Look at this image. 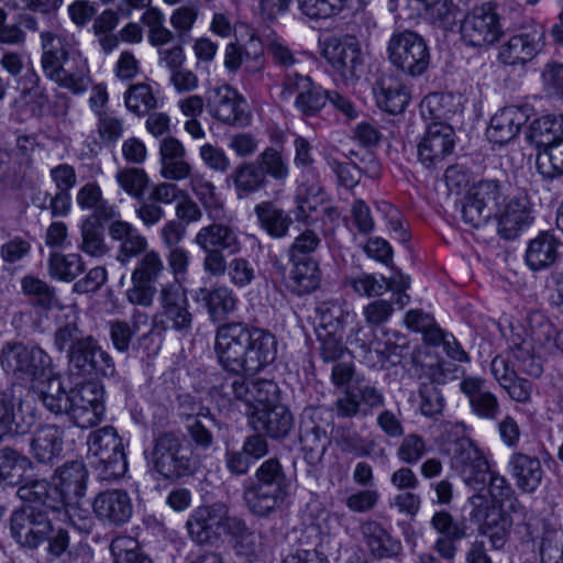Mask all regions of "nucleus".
Returning <instances> with one entry per match:
<instances>
[{"instance_id": "nucleus-1", "label": "nucleus", "mask_w": 563, "mask_h": 563, "mask_svg": "<svg viewBox=\"0 0 563 563\" xmlns=\"http://www.w3.org/2000/svg\"><path fill=\"white\" fill-rule=\"evenodd\" d=\"M214 353L220 366L232 375H254L274 362L277 343L268 331L232 321L217 328Z\"/></svg>"}, {"instance_id": "nucleus-22", "label": "nucleus", "mask_w": 563, "mask_h": 563, "mask_svg": "<svg viewBox=\"0 0 563 563\" xmlns=\"http://www.w3.org/2000/svg\"><path fill=\"white\" fill-rule=\"evenodd\" d=\"M159 303L161 314L172 329L184 333L191 330L194 316L189 311V301L180 285L164 286L159 292Z\"/></svg>"}, {"instance_id": "nucleus-9", "label": "nucleus", "mask_w": 563, "mask_h": 563, "mask_svg": "<svg viewBox=\"0 0 563 563\" xmlns=\"http://www.w3.org/2000/svg\"><path fill=\"white\" fill-rule=\"evenodd\" d=\"M241 375H228L213 388L216 393L228 402L239 400L250 407H272L279 402V388L271 379L257 378L247 382Z\"/></svg>"}, {"instance_id": "nucleus-45", "label": "nucleus", "mask_w": 563, "mask_h": 563, "mask_svg": "<svg viewBox=\"0 0 563 563\" xmlns=\"http://www.w3.org/2000/svg\"><path fill=\"white\" fill-rule=\"evenodd\" d=\"M104 220L86 217L80 225L81 242L79 249L95 257H101L108 252L104 241Z\"/></svg>"}, {"instance_id": "nucleus-5", "label": "nucleus", "mask_w": 563, "mask_h": 563, "mask_svg": "<svg viewBox=\"0 0 563 563\" xmlns=\"http://www.w3.org/2000/svg\"><path fill=\"white\" fill-rule=\"evenodd\" d=\"M321 56L324 59V71L335 81L352 84L364 74V55L360 42L354 36H333L325 40Z\"/></svg>"}, {"instance_id": "nucleus-28", "label": "nucleus", "mask_w": 563, "mask_h": 563, "mask_svg": "<svg viewBox=\"0 0 563 563\" xmlns=\"http://www.w3.org/2000/svg\"><path fill=\"white\" fill-rule=\"evenodd\" d=\"M508 467L518 489L521 492L531 494L541 485L544 471L537 456L516 452L510 456Z\"/></svg>"}, {"instance_id": "nucleus-3", "label": "nucleus", "mask_w": 563, "mask_h": 563, "mask_svg": "<svg viewBox=\"0 0 563 563\" xmlns=\"http://www.w3.org/2000/svg\"><path fill=\"white\" fill-rule=\"evenodd\" d=\"M291 482L277 459L264 461L243 483V500L255 517L268 518L280 510L289 496Z\"/></svg>"}, {"instance_id": "nucleus-39", "label": "nucleus", "mask_w": 563, "mask_h": 563, "mask_svg": "<svg viewBox=\"0 0 563 563\" xmlns=\"http://www.w3.org/2000/svg\"><path fill=\"white\" fill-rule=\"evenodd\" d=\"M254 212L261 228L275 239L286 236L292 224L291 217L272 201H263L256 205Z\"/></svg>"}, {"instance_id": "nucleus-43", "label": "nucleus", "mask_w": 563, "mask_h": 563, "mask_svg": "<svg viewBox=\"0 0 563 563\" xmlns=\"http://www.w3.org/2000/svg\"><path fill=\"white\" fill-rule=\"evenodd\" d=\"M317 408L307 406L301 413L299 422V442L303 459L308 464V473H313L317 464L314 449L317 445Z\"/></svg>"}, {"instance_id": "nucleus-11", "label": "nucleus", "mask_w": 563, "mask_h": 563, "mask_svg": "<svg viewBox=\"0 0 563 563\" xmlns=\"http://www.w3.org/2000/svg\"><path fill=\"white\" fill-rule=\"evenodd\" d=\"M544 40L543 25L534 22L522 25L500 46L498 59L505 65H525L542 51Z\"/></svg>"}, {"instance_id": "nucleus-12", "label": "nucleus", "mask_w": 563, "mask_h": 563, "mask_svg": "<svg viewBox=\"0 0 563 563\" xmlns=\"http://www.w3.org/2000/svg\"><path fill=\"white\" fill-rule=\"evenodd\" d=\"M452 467L470 488L478 492L485 490L488 462L471 439L462 438L455 442Z\"/></svg>"}, {"instance_id": "nucleus-35", "label": "nucleus", "mask_w": 563, "mask_h": 563, "mask_svg": "<svg viewBox=\"0 0 563 563\" xmlns=\"http://www.w3.org/2000/svg\"><path fill=\"white\" fill-rule=\"evenodd\" d=\"M76 203L81 210L91 211L88 217L111 221L119 217L114 205L103 198L102 190L96 181L81 186L76 194Z\"/></svg>"}, {"instance_id": "nucleus-50", "label": "nucleus", "mask_w": 563, "mask_h": 563, "mask_svg": "<svg viewBox=\"0 0 563 563\" xmlns=\"http://www.w3.org/2000/svg\"><path fill=\"white\" fill-rule=\"evenodd\" d=\"M126 108L137 114L145 115L158 107V100L155 97L152 87L147 84H135L124 93Z\"/></svg>"}, {"instance_id": "nucleus-62", "label": "nucleus", "mask_w": 563, "mask_h": 563, "mask_svg": "<svg viewBox=\"0 0 563 563\" xmlns=\"http://www.w3.org/2000/svg\"><path fill=\"white\" fill-rule=\"evenodd\" d=\"M86 336L76 322H68L56 329L54 345L59 352H66L68 356Z\"/></svg>"}, {"instance_id": "nucleus-56", "label": "nucleus", "mask_w": 563, "mask_h": 563, "mask_svg": "<svg viewBox=\"0 0 563 563\" xmlns=\"http://www.w3.org/2000/svg\"><path fill=\"white\" fill-rule=\"evenodd\" d=\"M451 100L450 96L440 92H433L426 96L420 103V113L426 121L445 122L452 113L448 108Z\"/></svg>"}, {"instance_id": "nucleus-60", "label": "nucleus", "mask_w": 563, "mask_h": 563, "mask_svg": "<svg viewBox=\"0 0 563 563\" xmlns=\"http://www.w3.org/2000/svg\"><path fill=\"white\" fill-rule=\"evenodd\" d=\"M431 527L441 534V537H451L454 539L466 538V526L456 521L446 510L435 511L430 520Z\"/></svg>"}, {"instance_id": "nucleus-13", "label": "nucleus", "mask_w": 563, "mask_h": 563, "mask_svg": "<svg viewBox=\"0 0 563 563\" xmlns=\"http://www.w3.org/2000/svg\"><path fill=\"white\" fill-rule=\"evenodd\" d=\"M10 531L21 547L33 550L47 539L52 522L42 508L27 507L12 514Z\"/></svg>"}, {"instance_id": "nucleus-2", "label": "nucleus", "mask_w": 563, "mask_h": 563, "mask_svg": "<svg viewBox=\"0 0 563 563\" xmlns=\"http://www.w3.org/2000/svg\"><path fill=\"white\" fill-rule=\"evenodd\" d=\"M41 45L44 75L74 95L84 93L91 81L87 59L70 52L67 40L52 32L41 33Z\"/></svg>"}, {"instance_id": "nucleus-10", "label": "nucleus", "mask_w": 563, "mask_h": 563, "mask_svg": "<svg viewBox=\"0 0 563 563\" xmlns=\"http://www.w3.org/2000/svg\"><path fill=\"white\" fill-rule=\"evenodd\" d=\"M501 34L499 14L490 2L473 8L461 23V36L468 46L492 45L499 40Z\"/></svg>"}, {"instance_id": "nucleus-29", "label": "nucleus", "mask_w": 563, "mask_h": 563, "mask_svg": "<svg viewBox=\"0 0 563 563\" xmlns=\"http://www.w3.org/2000/svg\"><path fill=\"white\" fill-rule=\"evenodd\" d=\"M461 390L470 400L473 412L488 420L500 416V405L497 397L485 388V380L478 377H465L460 383Z\"/></svg>"}, {"instance_id": "nucleus-40", "label": "nucleus", "mask_w": 563, "mask_h": 563, "mask_svg": "<svg viewBox=\"0 0 563 563\" xmlns=\"http://www.w3.org/2000/svg\"><path fill=\"white\" fill-rule=\"evenodd\" d=\"M229 179L232 180L239 198H245L260 191L268 183L261 166L255 161L244 162L236 166Z\"/></svg>"}, {"instance_id": "nucleus-52", "label": "nucleus", "mask_w": 563, "mask_h": 563, "mask_svg": "<svg viewBox=\"0 0 563 563\" xmlns=\"http://www.w3.org/2000/svg\"><path fill=\"white\" fill-rule=\"evenodd\" d=\"M292 291L306 295L317 289V261H292Z\"/></svg>"}, {"instance_id": "nucleus-16", "label": "nucleus", "mask_w": 563, "mask_h": 563, "mask_svg": "<svg viewBox=\"0 0 563 563\" xmlns=\"http://www.w3.org/2000/svg\"><path fill=\"white\" fill-rule=\"evenodd\" d=\"M225 511L223 503L196 508L186 521L190 540L198 545H212L220 541Z\"/></svg>"}, {"instance_id": "nucleus-27", "label": "nucleus", "mask_w": 563, "mask_h": 563, "mask_svg": "<svg viewBox=\"0 0 563 563\" xmlns=\"http://www.w3.org/2000/svg\"><path fill=\"white\" fill-rule=\"evenodd\" d=\"M55 478L62 495L63 508L67 509L74 500L81 498L87 488L88 471L80 461H70L55 470ZM68 512V510H66Z\"/></svg>"}, {"instance_id": "nucleus-63", "label": "nucleus", "mask_w": 563, "mask_h": 563, "mask_svg": "<svg viewBox=\"0 0 563 563\" xmlns=\"http://www.w3.org/2000/svg\"><path fill=\"white\" fill-rule=\"evenodd\" d=\"M517 371L532 377H539L542 374V366L533 355L532 343H526L523 346L510 351Z\"/></svg>"}, {"instance_id": "nucleus-24", "label": "nucleus", "mask_w": 563, "mask_h": 563, "mask_svg": "<svg viewBox=\"0 0 563 563\" xmlns=\"http://www.w3.org/2000/svg\"><path fill=\"white\" fill-rule=\"evenodd\" d=\"M92 509L99 520L113 526L124 525L133 514L132 500L122 489L99 493L92 501Z\"/></svg>"}, {"instance_id": "nucleus-14", "label": "nucleus", "mask_w": 563, "mask_h": 563, "mask_svg": "<svg viewBox=\"0 0 563 563\" xmlns=\"http://www.w3.org/2000/svg\"><path fill=\"white\" fill-rule=\"evenodd\" d=\"M89 452L99 457L104 468L112 476H122L128 470L126 456L117 430L107 426L93 431L88 437Z\"/></svg>"}, {"instance_id": "nucleus-49", "label": "nucleus", "mask_w": 563, "mask_h": 563, "mask_svg": "<svg viewBox=\"0 0 563 563\" xmlns=\"http://www.w3.org/2000/svg\"><path fill=\"white\" fill-rule=\"evenodd\" d=\"M265 176L276 181H285L289 175V164L283 152L276 147L268 146L254 159Z\"/></svg>"}, {"instance_id": "nucleus-31", "label": "nucleus", "mask_w": 563, "mask_h": 563, "mask_svg": "<svg viewBox=\"0 0 563 563\" xmlns=\"http://www.w3.org/2000/svg\"><path fill=\"white\" fill-rule=\"evenodd\" d=\"M111 221L108 233L113 241L120 242L118 261L121 264L145 252L147 241L135 227L117 218Z\"/></svg>"}, {"instance_id": "nucleus-23", "label": "nucleus", "mask_w": 563, "mask_h": 563, "mask_svg": "<svg viewBox=\"0 0 563 563\" xmlns=\"http://www.w3.org/2000/svg\"><path fill=\"white\" fill-rule=\"evenodd\" d=\"M64 437L62 427L54 423L40 424L29 440L32 459L38 464L53 466L62 456Z\"/></svg>"}, {"instance_id": "nucleus-32", "label": "nucleus", "mask_w": 563, "mask_h": 563, "mask_svg": "<svg viewBox=\"0 0 563 563\" xmlns=\"http://www.w3.org/2000/svg\"><path fill=\"white\" fill-rule=\"evenodd\" d=\"M19 498L33 507H43V510L60 511L63 508L62 495L57 486L45 479H27L16 492Z\"/></svg>"}, {"instance_id": "nucleus-33", "label": "nucleus", "mask_w": 563, "mask_h": 563, "mask_svg": "<svg viewBox=\"0 0 563 563\" xmlns=\"http://www.w3.org/2000/svg\"><path fill=\"white\" fill-rule=\"evenodd\" d=\"M195 243L202 251L220 250L230 254L238 253L241 249L238 234L233 228L223 223H211L202 227L195 236Z\"/></svg>"}, {"instance_id": "nucleus-7", "label": "nucleus", "mask_w": 563, "mask_h": 563, "mask_svg": "<svg viewBox=\"0 0 563 563\" xmlns=\"http://www.w3.org/2000/svg\"><path fill=\"white\" fill-rule=\"evenodd\" d=\"M505 202V184L498 179H483L473 184L461 199V217L465 224L478 229L497 216Z\"/></svg>"}, {"instance_id": "nucleus-42", "label": "nucleus", "mask_w": 563, "mask_h": 563, "mask_svg": "<svg viewBox=\"0 0 563 563\" xmlns=\"http://www.w3.org/2000/svg\"><path fill=\"white\" fill-rule=\"evenodd\" d=\"M198 298L205 302L210 319L220 321L235 310L236 299L231 289L219 286L212 289L200 288Z\"/></svg>"}, {"instance_id": "nucleus-37", "label": "nucleus", "mask_w": 563, "mask_h": 563, "mask_svg": "<svg viewBox=\"0 0 563 563\" xmlns=\"http://www.w3.org/2000/svg\"><path fill=\"white\" fill-rule=\"evenodd\" d=\"M374 91L377 106L390 114L404 112L410 100L407 88L390 78L378 80Z\"/></svg>"}, {"instance_id": "nucleus-41", "label": "nucleus", "mask_w": 563, "mask_h": 563, "mask_svg": "<svg viewBox=\"0 0 563 563\" xmlns=\"http://www.w3.org/2000/svg\"><path fill=\"white\" fill-rule=\"evenodd\" d=\"M511 526L510 516L500 508L493 507L487 510L479 532L489 539L492 549L500 550L508 540Z\"/></svg>"}, {"instance_id": "nucleus-47", "label": "nucleus", "mask_w": 563, "mask_h": 563, "mask_svg": "<svg viewBox=\"0 0 563 563\" xmlns=\"http://www.w3.org/2000/svg\"><path fill=\"white\" fill-rule=\"evenodd\" d=\"M40 382L46 383V386L41 389V399L45 408L55 415H67L70 406V390H65L60 378L52 373L47 379Z\"/></svg>"}, {"instance_id": "nucleus-19", "label": "nucleus", "mask_w": 563, "mask_h": 563, "mask_svg": "<svg viewBox=\"0 0 563 563\" xmlns=\"http://www.w3.org/2000/svg\"><path fill=\"white\" fill-rule=\"evenodd\" d=\"M450 378V369L443 363L422 366L419 397L423 416L433 418L442 413L445 401L438 385L445 384Z\"/></svg>"}, {"instance_id": "nucleus-57", "label": "nucleus", "mask_w": 563, "mask_h": 563, "mask_svg": "<svg viewBox=\"0 0 563 563\" xmlns=\"http://www.w3.org/2000/svg\"><path fill=\"white\" fill-rule=\"evenodd\" d=\"M537 166L540 173L547 177H554L563 174V140L552 144L550 147L538 152Z\"/></svg>"}, {"instance_id": "nucleus-36", "label": "nucleus", "mask_w": 563, "mask_h": 563, "mask_svg": "<svg viewBox=\"0 0 563 563\" xmlns=\"http://www.w3.org/2000/svg\"><path fill=\"white\" fill-rule=\"evenodd\" d=\"M363 539L371 553L378 559L391 558L400 550V543L377 521L368 520L361 525Z\"/></svg>"}, {"instance_id": "nucleus-51", "label": "nucleus", "mask_w": 563, "mask_h": 563, "mask_svg": "<svg viewBox=\"0 0 563 563\" xmlns=\"http://www.w3.org/2000/svg\"><path fill=\"white\" fill-rule=\"evenodd\" d=\"M21 287L33 306L49 310L56 301L54 288L34 276H25L21 282Z\"/></svg>"}, {"instance_id": "nucleus-53", "label": "nucleus", "mask_w": 563, "mask_h": 563, "mask_svg": "<svg viewBox=\"0 0 563 563\" xmlns=\"http://www.w3.org/2000/svg\"><path fill=\"white\" fill-rule=\"evenodd\" d=\"M114 563H153L139 548V543L131 537H118L110 544Z\"/></svg>"}, {"instance_id": "nucleus-61", "label": "nucleus", "mask_w": 563, "mask_h": 563, "mask_svg": "<svg viewBox=\"0 0 563 563\" xmlns=\"http://www.w3.org/2000/svg\"><path fill=\"white\" fill-rule=\"evenodd\" d=\"M250 44L253 48L252 52L245 51L239 43H229L225 46L224 67L229 71H236L241 67L244 58H247L251 55L256 58L262 54V45L258 38L251 37Z\"/></svg>"}, {"instance_id": "nucleus-4", "label": "nucleus", "mask_w": 563, "mask_h": 563, "mask_svg": "<svg viewBox=\"0 0 563 563\" xmlns=\"http://www.w3.org/2000/svg\"><path fill=\"white\" fill-rule=\"evenodd\" d=\"M150 461L155 472L172 481L192 474L196 467L191 444L174 432L154 439Z\"/></svg>"}, {"instance_id": "nucleus-6", "label": "nucleus", "mask_w": 563, "mask_h": 563, "mask_svg": "<svg viewBox=\"0 0 563 563\" xmlns=\"http://www.w3.org/2000/svg\"><path fill=\"white\" fill-rule=\"evenodd\" d=\"M0 364L7 375L20 380H43L52 375L49 355L40 346L21 342H8L2 346Z\"/></svg>"}, {"instance_id": "nucleus-26", "label": "nucleus", "mask_w": 563, "mask_h": 563, "mask_svg": "<svg viewBox=\"0 0 563 563\" xmlns=\"http://www.w3.org/2000/svg\"><path fill=\"white\" fill-rule=\"evenodd\" d=\"M529 109L518 106L505 107L495 113L486 130L487 139L495 144L504 145L514 140L520 129L529 120Z\"/></svg>"}, {"instance_id": "nucleus-38", "label": "nucleus", "mask_w": 563, "mask_h": 563, "mask_svg": "<svg viewBox=\"0 0 563 563\" xmlns=\"http://www.w3.org/2000/svg\"><path fill=\"white\" fill-rule=\"evenodd\" d=\"M527 140L539 152L563 140V115H544L536 119L529 128Z\"/></svg>"}, {"instance_id": "nucleus-59", "label": "nucleus", "mask_w": 563, "mask_h": 563, "mask_svg": "<svg viewBox=\"0 0 563 563\" xmlns=\"http://www.w3.org/2000/svg\"><path fill=\"white\" fill-rule=\"evenodd\" d=\"M427 453V443L422 435L409 433L404 437L397 449V457L409 465L417 464Z\"/></svg>"}, {"instance_id": "nucleus-20", "label": "nucleus", "mask_w": 563, "mask_h": 563, "mask_svg": "<svg viewBox=\"0 0 563 563\" xmlns=\"http://www.w3.org/2000/svg\"><path fill=\"white\" fill-rule=\"evenodd\" d=\"M498 235L507 241L517 239L533 222L532 207L526 194L511 197L498 213Z\"/></svg>"}, {"instance_id": "nucleus-34", "label": "nucleus", "mask_w": 563, "mask_h": 563, "mask_svg": "<svg viewBox=\"0 0 563 563\" xmlns=\"http://www.w3.org/2000/svg\"><path fill=\"white\" fill-rule=\"evenodd\" d=\"M295 92L298 93L295 104L306 118L317 114V98L313 93V80L309 76L299 74L287 75L280 92L282 100H288Z\"/></svg>"}, {"instance_id": "nucleus-18", "label": "nucleus", "mask_w": 563, "mask_h": 563, "mask_svg": "<svg viewBox=\"0 0 563 563\" xmlns=\"http://www.w3.org/2000/svg\"><path fill=\"white\" fill-rule=\"evenodd\" d=\"M69 364L85 375L113 377L117 373L111 355L92 335H87L67 357Z\"/></svg>"}, {"instance_id": "nucleus-8", "label": "nucleus", "mask_w": 563, "mask_h": 563, "mask_svg": "<svg viewBox=\"0 0 563 563\" xmlns=\"http://www.w3.org/2000/svg\"><path fill=\"white\" fill-rule=\"evenodd\" d=\"M387 53L394 67L413 78L422 76L430 65L428 44L413 31L394 33L388 42Z\"/></svg>"}, {"instance_id": "nucleus-21", "label": "nucleus", "mask_w": 563, "mask_h": 563, "mask_svg": "<svg viewBox=\"0 0 563 563\" xmlns=\"http://www.w3.org/2000/svg\"><path fill=\"white\" fill-rule=\"evenodd\" d=\"M246 415L249 423L256 432H262L274 440L285 439L294 427L290 410L282 404L272 407H254Z\"/></svg>"}, {"instance_id": "nucleus-64", "label": "nucleus", "mask_w": 563, "mask_h": 563, "mask_svg": "<svg viewBox=\"0 0 563 563\" xmlns=\"http://www.w3.org/2000/svg\"><path fill=\"white\" fill-rule=\"evenodd\" d=\"M540 556L541 563H563V533L545 534L541 542Z\"/></svg>"}, {"instance_id": "nucleus-58", "label": "nucleus", "mask_w": 563, "mask_h": 563, "mask_svg": "<svg viewBox=\"0 0 563 563\" xmlns=\"http://www.w3.org/2000/svg\"><path fill=\"white\" fill-rule=\"evenodd\" d=\"M191 189L208 210L209 217L217 220L221 218L222 205L216 197V188L212 183L202 177L191 179Z\"/></svg>"}, {"instance_id": "nucleus-46", "label": "nucleus", "mask_w": 563, "mask_h": 563, "mask_svg": "<svg viewBox=\"0 0 563 563\" xmlns=\"http://www.w3.org/2000/svg\"><path fill=\"white\" fill-rule=\"evenodd\" d=\"M26 464H31V460L18 450L10 446L0 449V485H19Z\"/></svg>"}, {"instance_id": "nucleus-44", "label": "nucleus", "mask_w": 563, "mask_h": 563, "mask_svg": "<svg viewBox=\"0 0 563 563\" xmlns=\"http://www.w3.org/2000/svg\"><path fill=\"white\" fill-rule=\"evenodd\" d=\"M330 332H319V354L324 363H332L342 358H350L352 352L343 342L344 329L340 322L329 321Z\"/></svg>"}, {"instance_id": "nucleus-48", "label": "nucleus", "mask_w": 563, "mask_h": 563, "mask_svg": "<svg viewBox=\"0 0 563 563\" xmlns=\"http://www.w3.org/2000/svg\"><path fill=\"white\" fill-rule=\"evenodd\" d=\"M84 271L85 263L79 254L53 253L48 258L49 275L59 280L71 282Z\"/></svg>"}, {"instance_id": "nucleus-25", "label": "nucleus", "mask_w": 563, "mask_h": 563, "mask_svg": "<svg viewBox=\"0 0 563 563\" xmlns=\"http://www.w3.org/2000/svg\"><path fill=\"white\" fill-rule=\"evenodd\" d=\"M32 412H24L21 402H15L7 393H0V443L27 434L35 423Z\"/></svg>"}, {"instance_id": "nucleus-54", "label": "nucleus", "mask_w": 563, "mask_h": 563, "mask_svg": "<svg viewBox=\"0 0 563 563\" xmlns=\"http://www.w3.org/2000/svg\"><path fill=\"white\" fill-rule=\"evenodd\" d=\"M165 266L155 252H147L137 263L131 275V282L154 285L164 274Z\"/></svg>"}, {"instance_id": "nucleus-15", "label": "nucleus", "mask_w": 563, "mask_h": 563, "mask_svg": "<svg viewBox=\"0 0 563 563\" xmlns=\"http://www.w3.org/2000/svg\"><path fill=\"white\" fill-rule=\"evenodd\" d=\"M206 108L216 120L228 125L245 126L250 122L244 110V98L228 85L207 91Z\"/></svg>"}, {"instance_id": "nucleus-55", "label": "nucleus", "mask_w": 563, "mask_h": 563, "mask_svg": "<svg viewBox=\"0 0 563 563\" xmlns=\"http://www.w3.org/2000/svg\"><path fill=\"white\" fill-rule=\"evenodd\" d=\"M115 180L135 200L145 195L150 181L144 169L136 167L120 169L115 175Z\"/></svg>"}, {"instance_id": "nucleus-30", "label": "nucleus", "mask_w": 563, "mask_h": 563, "mask_svg": "<svg viewBox=\"0 0 563 563\" xmlns=\"http://www.w3.org/2000/svg\"><path fill=\"white\" fill-rule=\"evenodd\" d=\"M561 243L550 231H542L528 242L525 261L527 266L533 271L550 268L558 261Z\"/></svg>"}, {"instance_id": "nucleus-17", "label": "nucleus", "mask_w": 563, "mask_h": 563, "mask_svg": "<svg viewBox=\"0 0 563 563\" xmlns=\"http://www.w3.org/2000/svg\"><path fill=\"white\" fill-rule=\"evenodd\" d=\"M455 146V132L446 122L428 123L426 134L418 144L419 162L427 168H437Z\"/></svg>"}]
</instances>
